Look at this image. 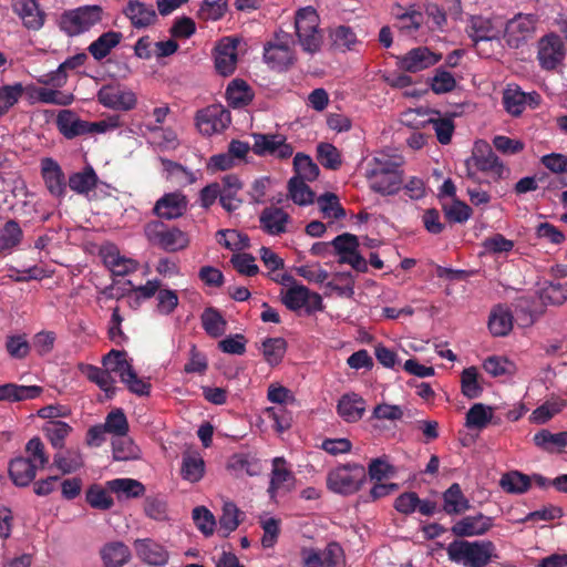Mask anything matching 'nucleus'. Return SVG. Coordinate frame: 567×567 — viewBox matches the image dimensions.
<instances>
[{
	"label": "nucleus",
	"mask_w": 567,
	"mask_h": 567,
	"mask_svg": "<svg viewBox=\"0 0 567 567\" xmlns=\"http://www.w3.org/2000/svg\"><path fill=\"white\" fill-rule=\"evenodd\" d=\"M464 165L465 177L476 185L498 183L511 174L509 168L486 143H476Z\"/></svg>",
	"instance_id": "1"
},
{
	"label": "nucleus",
	"mask_w": 567,
	"mask_h": 567,
	"mask_svg": "<svg viewBox=\"0 0 567 567\" xmlns=\"http://www.w3.org/2000/svg\"><path fill=\"white\" fill-rule=\"evenodd\" d=\"M495 545L491 540L468 542L456 539L449 544L446 551L450 560L465 567H485L495 554Z\"/></svg>",
	"instance_id": "2"
},
{
	"label": "nucleus",
	"mask_w": 567,
	"mask_h": 567,
	"mask_svg": "<svg viewBox=\"0 0 567 567\" xmlns=\"http://www.w3.org/2000/svg\"><path fill=\"white\" fill-rule=\"evenodd\" d=\"M365 477L367 472L363 465L348 463L328 473L327 487L338 494L351 495L360 489Z\"/></svg>",
	"instance_id": "3"
},
{
	"label": "nucleus",
	"mask_w": 567,
	"mask_h": 567,
	"mask_svg": "<svg viewBox=\"0 0 567 567\" xmlns=\"http://www.w3.org/2000/svg\"><path fill=\"white\" fill-rule=\"evenodd\" d=\"M102 16V7L97 4L82 6L63 12L60 18V28L70 37L79 35L100 23Z\"/></svg>",
	"instance_id": "4"
},
{
	"label": "nucleus",
	"mask_w": 567,
	"mask_h": 567,
	"mask_svg": "<svg viewBox=\"0 0 567 567\" xmlns=\"http://www.w3.org/2000/svg\"><path fill=\"white\" fill-rule=\"evenodd\" d=\"M291 35L286 32L275 33V39L264 45V60L276 71H287L296 62V54L291 47Z\"/></svg>",
	"instance_id": "5"
},
{
	"label": "nucleus",
	"mask_w": 567,
	"mask_h": 567,
	"mask_svg": "<svg viewBox=\"0 0 567 567\" xmlns=\"http://www.w3.org/2000/svg\"><path fill=\"white\" fill-rule=\"evenodd\" d=\"M196 126L205 136L224 132L231 122L230 112L221 104H212L196 113Z\"/></svg>",
	"instance_id": "6"
},
{
	"label": "nucleus",
	"mask_w": 567,
	"mask_h": 567,
	"mask_svg": "<svg viewBox=\"0 0 567 567\" xmlns=\"http://www.w3.org/2000/svg\"><path fill=\"white\" fill-rule=\"evenodd\" d=\"M536 23L537 17L534 14L518 13L508 20L502 33L508 47L518 49L526 43L533 37Z\"/></svg>",
	"instance_id": "7"
},
{
	"label": "nucleus",
	"mask_w": 567,
	"mask_h": 567,
	"mask_svg": "<svg viewBox=\"0 0 567 567\" xmlns=\"http://www.w3.org/2000/svg\"><path fill=\"white\" fill-rule=\"evenodd\" d=\"M537 60L542 69L551 71L563 63L566 50L561 38L556 33L542 37L537 44Z\"/></svg>",
	"instance_id": "8"
},
{
	"label": "nucleus",
	"mask_w": 567,
	"mask_h": 567,
	"mask_svg": "<svg viewBox=\"0 0 567 567\" xmlns=\"http://www.w3.org/2000/svg\"><path fill=\"white\" fill-rule=\"evenodd\" d=\"M440 60L441 54L434 53L427 47H417L398 56L396 65L404 72L416 73L435 65Z\"/></svg>",
	"instance_id": "9"
},
{
	"label": "nucleus",
	"mask_w": 567,
	"mask_h": 567,
	"mask_svg": "<svg viewBox=\"0 0 567 567\" xmlns=\"http://www.w3.org/2000/svg\"><path fill=\"white\" fill-rule=\"evenodd\" d=\"M161 223H155L154 228L147 226L146 231L150 240L154 241L159 248L174 252L182 250L188 246L187 235L178 228L157 229Z\"/></svg>",
	"instance_id": "10"
},
{
	"label": "nucleus",
	"mask_w": 567,
	"mask_h": 567,
	"mask_svg": "<svg viewBox=\"0 0 567 567\" xmlns=\"http://www.w3.org/2000/svg\"><path fill=\"white\" fill-rule=\"evenodd\" d=\"M466 33L475 45L481 41L496 40L503 33V22L497 19L472 16L466 25Z\"/></svg>",
	"instance_id": "11"
},
{
	"label": "nucleus",
	"mask_w": 567,
	"mask_h": 567,
	"mask_svg": "<svg viewBox=\"0 0 567 567\" xmlns=\"http://www.w3.org/2000/svg\"><path fill=\"white\" fill-rule=\"evenodd\" d=\"M97 101L105 107L130 111L136 105V96L132 91H125L120 85L106 84L97 92Z\"/></svg>",
	"instance_id": "12"
},
{
	"label": "nucleus",
	"mask_w": 567,
	"mask_h": 567,
	"mask_svg": "<svg viewBox=\"0 0 567 567\" xmlns=\"http://www.w3.org/2000/svg\"><path fill=\"white\" fill-rule=\"evenodd\" d=\"M133 547L137 558L145 565L162 567L169 560L166 547L152 538H137L134 540Z\"/></svg>",
	"instance_id": "13"
},
{
	"label": "nucleus",
	"mask_w": 567,
	"mask_h": 567,
	"mask_svg": "<svg viewBox=\"0 0 567 567\" xmlns=\"http://www.w3.org/2000/svg\"><path fill=\"white\" fill-rule=\"evenodd\" d=\"M41 176L48 192L56 197L63 198L66 193V181L65 175L58 164V162L51 157H44L41 161Z\"/></svg>",
	"instance_id": "14"
},
{
	"label": "nucleus",
	"mask_w": 567,
	"mask_h": 567,
	"mask_svg": "<svg viewBox=\"0 0 567 567\" xmlns=\"http://www.w3.org/2000/svg\"><path fill=\"white\" fill-rule=\"evenodd\" d=\"M493 527V518L480 513L474 516H465L457 520L451 528L456 537L482 536Z\"/></svg>",
	"instance_id": "15"
},
{
	"label": "nucleus",
	"mask_w": 567,
	"mask_h": 567,
	"mask_svg": "<svg viewBox=\"0 0 567 567\" xmlns=\"http://www.w3.org/2000/svg\"><path fill=\"white\" fill-rule=\"evenodd\" d=\"M187 209V198L182 193H168L155 204L153 212L164 219H175L184 215Z\"/></svg>",
	"instance_id": "16"
},
{
	"label": "nucleus",
	"mask_w": 567,
	"mask_h": 567,
	"mask_svg": "<svg viewBox=\"0 0 567 567\" xmlns=\"http://www.w3.org/2000/svg\"><path fill=\"white\" fill-rule=\"evenodd\" d=\"M12 10L29 30H39L44 24V13L35 0H12Z\"/></svg>",
	"instance_id": "17"
},
{
	"label": "nucleus",
	"mask_w": 567,
	"mask_h": 567,
	"mask_svg": "<svg viewBox=\"0 0 567 567\" xmlns=\"http://www.w3.org/2000/svg\"><path fill=\"white\" fill-rule=\"evenodd\" d=\"M123 14L131 21L136 29H142L153 24L156 19V12L152 4H146L138 0H128L123 8Z\"/></svg>",
	"instance_id": "18"
},
{
	"label": "nucleus",
	"mask_w": 567,
	"mask_h": 567,
	"mask_svg": "<svg viewBox=\"0 0 567 567\" xmlns=\"http://www.w3.org/2000/svg\"><path fill=\"white\" fill-rule=\"evenodd\" d=\"M291 217L282 208L270 206L264 208L259 216L262 230L271 236H278L287 231V224Z\"/></svg>",
	"instance_id": "19"
},
{
	"label": "nucleus",
	"mask_w": 567,
	"mask_h": 567,
	"mask_svg": "<svg viewBox=\"0 0 567 567\" xmlns=\"http://www.w3.org/2000/svg\"><path fill=\"white\" fill-rule=\"evenodd\" d=\"M55 124L59 132L68 140L86 135V121L81 120L72 110L59 111Z\"/></svg>",
	"instance_id": "20"
},
{
	"label": "nucleus",
	"mask_w": 567,
	"mask_h": 567,
	"mask_svg": "<svg viewBox=\"0 0 567 567\" xmlns=\"http://www.w3.org/2000/svg\"><path fill=\"white\" fill-rule=\"evenodd\" d=\"M365 400L354 393H346L343 394L337 404V412L348 423L358 422L362 419L365 412Z\"/></svg>",
	"instance_id": "21"
},
{
	"label": "nucleus",
	"mask_w": 567,
	"mask_h": 567,
	"mask_svg": "<svg viewBox=\"0 0 567 567\" xmlns=\"http://www.w3.org/2000/svg\"><path fill=\"white\" fill-rule=\"evenodd\" d=\"M37 467L31 458L19 456L9 463V476L14 485L25 487L34 480Z\"/></svg>",
	"instance_id": "22"
},
{
	"label": "nucleus",
	"mask_w": 567,
	"mask_h": 567,
	"mask_svg": "<svg viewBox=\"0 0 567 567\" xmlns=\"http://www.w3.org/2000/svg\"><path fill=\"white\" fill-rule=\"evenodd\" d=\"M488 330L494 337H505L513 329V313L506 305H496L488 317Z\"/></svg>",
	"instance_id": "23"
},
{
	"label": "nucleus",
	"mask_w": 567,
	"mask_h": 567,
	"mask_svg": "<svg viewBox=\"0 0 567 567\" xmlns=\"http://www.w3.org/2000/svg\"><path fill=\"white\" fill-rule=\"evenodd\" d=\"M103 567H123L131 558L132 554L123 542L106 543L100 550Z\"/></svg>",
	"instance_id": "24"
},
{
	"label": "nucleus",
	"mask_w": 567,
	"mask_h": 567,
	"mask_svg": "<svg viewBox=\"0 0 567 567\" xmlns=\"http://www.w3.org/2000/svg\"><path fill=\"white\" fill-rule=\"evenodd\" d=\"M220 205L221 207L231 213L238 209L243 200L237 197L238 192L243 188V183L237 175L228 174L221 179Z\"/></svg>",
	"instance_id": "25"
},
{
	"label": "nucleus",
	"mask_w": 567,
	"mask_h": 567,
	"mask_svg": "<svg viewBox=\"0 0 567 567\" xmlns=\"http://www.w3.org/2000/svg\"><path fill=\"white\" fill-rule=\"evenodd\" d=\"M533 442L544 452L561 453L567 447V431L551 433L547 429H542L534 434Z\"/></svg>",
	"instance_id": "26"
},
{
	"label": "nucleus",
	"mask_w": 567,
	"mask_h": 567,
	"mask_svg": "<svg viewBox=\"0 0 567 567\" xmlns=\"http://www.w3.org/2000/svg\"><path fill=\"white\" fill-rule=\"evenodd\" d=\"M370 188L381 195H393L398 193L403 183L402 172H390V174L367 175Z\"/></svg>",
	"instance_id": "27"
},
{
	"label": "nucleus",
	"mask_w": 567,
	"mask_h": 567,
	"mask_svg": "<svg viewBox=\"0 0 567 567\" xmlns=\"http://www.w3.org/2000/svg\"><path fill=\"white\" fill-rule=\"evenodd\" d=\"M470 501L465 497L458 483H453L443 493V511L447 515H461L470 509Z\"/></svg>",
	"instance_id": "28"
},
{
	"label": "nucleus",
	"mask_w": 567,
	"mask_h": 567,
	"mask_svg": "<svg viewBox=\"0 0 567 567\" xmlns=\"http://www.w3.org/2000/svg\"><path fill=\"white\" fill-rule=\"evenodd\" d=\"M39 385H19L16 383H6L0 385V401L20 402L32 400L42 393Z\"/></svg>",
	"instance_id": "29"
},
{
	"label": "nucleus",
	"mask_w": 567,
	"mask_h": 567,
	"mask_svg": "<svg viewBox=\"0 0 567 567\" xmlns=\"http://www.w3.org/2000/svg\"><path fill=\"white\" fill-rule=\"evenodd\" d=\"M122 38L123 34L118 31L104 32L89 45L87 50L96 61H101L120 44Z\"/></svg>",
	"instance_id": "30"
},
{
	"label": "nucleus",
	"mask_w": 567,
	"mask_h": 567,
	"mask_svg": "<svg viewBox=\"0 0 567 567\" xmlns=\"http://www.w3.org/2000/svg\"><path fill=\"white\" fill-rule=\"evenodd\" d=\"M23 239V230L19 223L9 219L0 227V254H10Z\"/></svg>",
	"instance_id": "31"
},
{
	"label": "nucleus",
	"mask_w": 567,
	"mask_h": 567,
	"mask_svg": "<svg viewBox=\"0 0 567 567\" xmlns=\"http://www.w3.org/2000/svg\"><path fill=\"white\" fill-rule=\"evenodd\" d=\"M226 97L231 107L239 109L252 101L254 93L244 80L235 79L227 86Z\"/></svg>",
	"instance_id": "32"
},
{
	"label": "nucleus",
	"mask_w": 567,
	"mask_h": 567,
	"mask_svg": "<svg viewBox=\"0 0 567 567\" xmlns=\"http://www.w3.org/2000/svg\"><path fill=\"white\" fill-rule=\"evenodd\" d=\"M99 177L92 166L69 176V187L78 194H89L97 186Z\"/></svg>",
	"instance_id": "33"
},
{
	"label": "nucleus",
	"mask_w": 567,
	"mask_h": 567,
	"mask_svg": "<svg viewBox=\"0 0 567 567\" xmlns=\"http://www.w3.org/2000/svg\"><path fill=\"white\" fill-rule=\"evenodd\" d=\"M316 203L326 219L339 220L346 217V210L334 193L327 192L320 195L316 198Z\"/></svg>",
	"instance_id": "34"
},
{
	"label": "nucleus",
	"mask_w": 567,
	"mask_h": 567,
	"mask_svg": "<svg viewBox=\"0 0 567 567\" xmlns=\"http://www.w3.org/2000/svg\"><path fill=\"white\" fill-rule=\"evenodd\" d=\"M200 320L205 332L213 338L221 337L226 332L227 321L216 308H206Z\"/></svg>",
	"instance_id": "35"
},
{
	"label": "nucleus",
	"mask_w": 567,
	"mask_h": 567,
	"mask_svg": "<svg viewBox=\"0 0 567 567\" xmlns=\"http://www.w3.org/2000/svg\"><path fill=\"white\" fill-rule=\"evenodd\" d=\"M499 485L509 494H523L529 489L532 480L526 474L518 471H512L502 476Z\"/></svg>",
	"instance_id": "36"
},
{
	"label": "nucleus",
	"mask_w": 567,
	"mask_h": 567,
	"mask_svg": "<svg viewBox=\"0 0 567 567\" xmlns=\"http://www.w3.org/2000/svg\"><path fill=\"white\" fill-rule=\"evenodd\" d=\"M288 193L291 200L299 206L310 205L316 200V194L299 177H291L289 179Z\"/></svg>",
	"instance_id": "37"
},
{
	"label": "nucleus",
	"mask_w": 567,
	"mask_h": 567,
	"mask_svg": "<svg viewBox=\"0 0 567 567\" xmlns=\"http://www.w3.org/2000/svg\"><path fill=\"white\" fill-rule=\"evenodd\" d=\"M237 64V53L235 45H225L217 49L215 56L216 71L223 75L228 76L234 73Z\"/></svg>",
	"instance_id": "38"
},
{
	"label": "nucleus",
	"mask_w": 567,
	"mask_h": 567,
	"mask_svg": "<svg viewBox=\"0 0 567 567\" xmlns=\"http://www.w3.org/2000/svg\"><path fill=\"white\" fill-rule=\"evenodd\" d=\"M287 351V341L284 338H267L262 341V354L268 364L278 365Z\"/></svg>",
	"instance_id": "39"
},
{
	"label": "nucleus",
	"mask_w": 567,
	"mask_h": 567,
	"mask_svg": "<svg viewBox=\"0 0 567 567\" xmlns=\"http://www.w3.org/2000/svg\"><path fill=\"white\" fill-rule=\"evenodd\" d=\"M113 457L116 461L136 460L140 457V449L126 434L116 436L112 441Z\"/></svg>",
	"instance_id": "40"
},
{
	"label": "nucleus",
	"mask_w": 567,
	"mask_h": 567,
	"mask_svg": "<svg viewBox=\"0 0 567 567\" xmlns=\"http://www.w3.org/2000/svg\"><path fill=\"white\" fill-rule=\"evenodd\" d=\"M330 39L332 47L341 52L350 51L354 49L358 43L355 33L350 27L339 25L331 30Z\"/></svg>",
	"instance_id": "41"
},
{
	"label": "nucleus",
	"mask_w": 567,
	"mask_h": 567,
	"mask_svg": "<svg viewBox=\"0 0 567 567\" xmlns=\"http://www.w3.org/2000/svg\"><path fill=\"white\" fill-rule=\"evenodd\" d=\"M493 410L483 403H475L466 413V426L482 430L492 421Z\"/></svg>",
	"instance_id": "42"
},
{
	"label": "nucleus",
	"mask_w": 567,
	"mask_h": 567,
	"mask_svg": "<svg viewBox=\"0 0 567 567\" xmlns=\"http://www.w3.org/2000/svg\"><path fill=\"white\" fill-rule=\"evenodd\" d=\"M293 169L296 173L293 177H299L303 182L315 181L319 176L320 172L318 165L311 159V157L303 153H297L295 155Z\"/></svg>",
	"instance_id": "43"
},
{
	"label": "nucleus",
	"mask_w": 567,
	"mask_h": 567,
	"mask_svg": "<svg viewBox=\"0 0 567 567\" xmlns=\"http://www.w3.org/2000/svg\"><path fill=\"white\" fill-rule=\"evenodd\" d=\"M461 391L467 399H477L483 392L475 367L465 368L461 373Z\"/></svg>",
	"instance_id": "44"
},
{
	"label": "nucleus",
	"mask_w": 567,
	"mask_h": 567,
	"mask_svg": "<svg viewBox=\"0 0 567 567\" xmlns=\"http://www.w3.org/2000/svg\"><path fill=\"white\" fill-rule=\"evenodd\" d=\"M43 431L52 446L54 449L61 450L63 449L64 441L71 433L72 427L63 421L52 420L45 424Z\"/></svg>",
	"instance_id": "45"
},
{
	"label": "nucleus",
	"mask_w": 567,
	"mask_h": 567,
	"mask_svg": "<svg viewBox=\"0 0 567 567\" xmlns=\"http://www.w3.org/2000/svg\"><path fill=\"white\" fill-rule=\"evenodd\" d=\"M228 10V0H203L197 17L203 21H218Z\"/></svg>",
	"instance_id": "46"
},
{
	"label": "nucleus",
	"mask_w": 567,
	"mask_h": 567,
	"mask_svg": "<svg viewBox=\"0 0 567 567\" xmlns=\"http://www.w3.org/2000/svg\"><path fill=\"white\" fill-rule=\"evenodd\" d=\"M217 237H219L218 243L230 250H243L250 245L248 235L236 229L218 230Z\"/></svg>",
	"instance_id": "47"
},
{
	"label": "nucleus",
	"mask_w": 567,
	"mask_h": 567,
	"mask_svg": "<svg viewBox=\"0 0 567 567\" xmlns=\"http://www.w3.org/2000/svg\"><path fill=\"white\" fill-rule=\"evenodd\" d=\"M102 364L105 370L111 373H116L122 379V374L126 373L127 369H132L133 365L126 360V352L112 349L102 359Z\"/></svg>",
	"instance_id": "48"
},
{
	"label": "nucleus",
	"mask_w": 567,
	"mask_h": 567,
	"mask_svg": "<svg viewBox=\"0 0 567 567\" xmlns=\"http://www.w3.org/2000/svg\"><path fill=\"white\" fill-rule=\"evenodd\" d=\"M290 480H292V473L286 467V461L282 457H275L272 460L271 480L268 488L270 495L274 496Z\"/></svg>",
	"instance_id": "49"
},
{
	"label": "nucleus",
	"mask_w": 567,
	"mask_h": 567,
	"mask_svg": "<svg viewBox=\"0 0 567 567\" xmlns=\"http://www.w3.org/2000/svg\"><path fill=\"white\" fill-rule=\"evenodd\" d=\"M309 298V288L303 285H293L281 297L282 303L291 311H298Z\"/></svg>",
	"instance_id": "50"
},
{
	"label": "nucleus",
	"mask_w": 567,
	"mask_h": 567,
	"mask_svg": "<svg viewBox=\"0 0 567 567\" xmlns=\"http://www.w3.org/2000/svg\"><path fill=\"white\" fill-rule=\"evenodd\" d=\"M24 93V87L21 83L12 85H2L0 87V117L9 112Z\"/></svg>",
	"instance_id": "51"
},
{
	"label": "nucleus",
	"mask_w": 567,
	"mask_h": 567,
	"mask_svg": "<svg viewBox=\"0 0 567 567\" xmlns=\"http://www.w3.org/2000/svg\"><path fill=\"white\" fill-rule=\"evenodd\" d=\"M298 42L302 50L309 54H316L321 50L323 43V34L319 27L309 31H300L296 33Z\"/></svg>",
	"instance_id": "52"
},
{
	"label": "nucleus",
	"mask_w": 567,
	"mask_h": 567,
	"mask_svg": "<svg viewBox=\"0 0 567 567\" xmlns=\"http://www.w3.org/2000/svg\"><path fill=\"white\" fill-rule=\"evenodd\" d=\"M241 512L234 503H225L223 514L219 517V533L227 537L240 524L239 515Z\"/></svg>",
	"instance_id": "53"
},
{
	"label": "nucleus",
	"mask_w": 567,
	"mask_h": 567,
	"mask_svg": "<svg viewBox=\"0 0 567 567\" xmlns=\"http://www.w3.org/2000/svg\"><path fill=\"white\" fill-rule=\"evenodd\" d=\"M281 136L280 134H254L252 152L259 156H275Z\"/></svg>",
	"instance_id": "54"
},
{
	"label": "nucleus",
	"mask_w": 567,
	"mask_h": 567,
	"mask_svg": "<svg viewBox=\"0 0 567 567\" xmlns=\"http://www.w3.org/2000/svg\"><path fill=\"white\" fill-rule=\"evenodd\" d=\"M317 158L328 169H338L342 164L340 152L330 143L318 144Z\"/></svg>",
	"instance_id": "55"
},
{
	"label": "nucleus",
	"mask_w": 567,
	"mask_h": 567,
	"mask_svg": "<svg viewBox=\"0 0 567 567\" xmlns=\"http://www.w3.org/2000/svg\"><path fill=\"white\" fill-rule=\"evenodd\" d=\"M205 472V463L202 457L184 456L181 475L184 480L196 483L202 480Z\"/></svg>",
	"instance_id": "56"
},
{
	"label": "nucleus",
	"mask_w": 567,
	"mask_h": 567,
	"mask_svg": "<svg viewBox=\"0 0 567 567\" xmlns=\"http://www.w3.org/2000/svg\"><path fill=\"white\" fill-rule=\"evenodd\" d=\"M85 498L91 507L101 511L110 509L114 504L107 491L97 484H93L87 488Z\"/></svg>",
	"instance_id": "57"
},
{
	"label": "nucleus",
	"mask_w": 567,
	"mask_h": 567,
	"mask_svg": "<svg viewBox=\"0 0 567 567\" xmlns=\"http://www.w3.org/2000/svg\"><path fill=\"white\" fill-rule=\"evenodd\" d=\"M503 104L509 114L518 116L525 110L527 94L519 89H507L503 95Z\"/></svg>",
	"instance_id": "58"
},
{
	"label": "nucleus",
	"mask_w": 567,
	"mask_h": 567,
	"mask_svg": "<svg viewBox=\"0 0 567 567\" xmlns=\"http://www.w3.org/2000/svg\"><path fill=\"white\" fill-rule=\"evenodd\" d=\"M121 382L124 383L127 390L133 394L138 396H148L151 394V383L140 378L134 368L127 369L126 373L124 375L122 374Z\"/></svg>",
	"instance_id": "59"
},
{
	"label": "nucleus",
	"mask_w": 567,
	"mask_h": 567,
	"mask_svg": "<svg viewBox=\"0 0 567 567\" xmlns=\"http://www.w3.org/2000/svg\"><path fill=\"white\" fill-rule=\"evenodd\" d=\"M107 486L112 492L123 493L128 497H138L144 494V485L133 478H115L107 482Z\"/></svg>",
	"instance_id": "60"
},
{
	"label": "nucleus",
	"mask_w": 567,
	"mask_h": 567,
	"mask_svg": "<svg viewBox=\"0 0 567 567\" xmlns=\"http://www.w3.org/2000/svg\"><path fill=\"white\" fill-rule=\"evenodd\" d=\"M102 425L107 433L116 436H123L128 432V422L122 409L111 411Z\"/></svg>",
	"instance_id": "61"
},
{
	"label": "nucleus",
	"mask_w": 567,
	"mask_h": 567,
	"mask_svg": "<svg viewBox=\"0 0 567 567\" xmlns=\"http://www.w3.org/2000/svg\"><path fill=\"white\" fill-rule=\"evenodd\" d=\"M443 212L449 221L460 224L467 221L473 215V209L457 198H454L450 206L443 205Z\"/></svg>",
	"instance_id": "62"
},
{
	"label": "nucleus",
	"mask_w": 567,
	"mask_h": 567,
	"mask_svg": "<svg viewBox=\"0 0 567 567\" xmlns=\"http://www.w3.org/2000/svg\"><path fill=\"white\" fill-rule=\"evenodd\" d=\"M320 24V18L316 9L312 7L300 8L295 16L296 33L300 31H309Z\"/></svg>",
	"instance_id": "63"
},
{
	"label": "nucleus",
	"mask_w": 567,
	"mask_h": 567,
	"mask_svg": "<svg viewBox=\"0 0 567 567\" xmlns=\"http://www.w3.org/2000/svg\"><path fill=\"white\" fill-rule=\"evenodd\" d=\"M429 124L432 125L436 138L441 144L447 145L451 142L455 128L452 117H432L429 120Z\"/></svg>",
	"instance_id": "64"
}]
</instances>
